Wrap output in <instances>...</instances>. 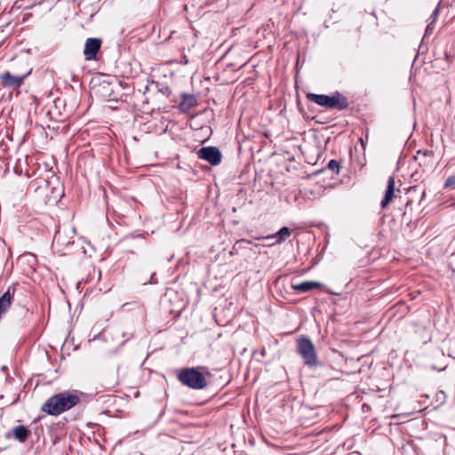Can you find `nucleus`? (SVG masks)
I'll list each match as a JSON object with an SVG mask.
<instances>
[{
    "mask_svg": "<svg viewBox=\"0 0 455 455\" xmlns=\"http://www.w3.org/2000/svg\"><path fill=\"white\" fill-rule=\"evenodd\" d=\"M79 402L80 397L76 394L64 391L47 399L41 410L49 415L59 416L76 406Z\"/></svg>",
    "mask_w": 455,
    "mask_h": 455,
    "instance_id": "nucleus-1",
    "label": "nucleus"
},
{
    "mask_svg": "<svg viewBox=\"0 0 455 455\" xmlns=\"http://www.w3.org/2000/svg\"><path fill=\"white\" fill-rule=\"evenodd\" d=\"M296 352L301 356L306 366L315 368L321 365L317 352L312 340L307 336H301L296 339Z\"/></svg>",
    "mask_w": 455,
    "mask_h": 455,
    "instance_id": "nucleus-2",
    "label": "nucleus"
},
{
    "mask_svg": "<svg viewBox=\"0 0 455 455\" xmlns=\"http://www.w3.org/2000/svg\"><path fill=\"white\" fill-rule=\"evenodd\" d=\"M177 379L185 387L201 390L207 387L204 374L195 367L181 368L177 373Z\"/></svg>",
    "mask_w": 455,
    "mask_h": 455,
    "instance_id": "nucleus-3",
    "label": "nucleus"
},
{
    "mask_svg": "<svg viewBox=\"0 0 455 455\" xmlns=\"http://www.w3.org/2000/svg\"><path fill=\"white\" fill-rule=\"evenodd\" d=\"M307 100L316 103L319 106L331 109L344 110L348 107V101L346 97L339 92H335L331 96L325 94L308 93Z\"/></svg>",
    "mask_w": 455,
    "mask_h": 455,
    "instance_id": "nucleus-4",
    "label": "nucleus"
},
{
    "mask_svg": "<svg viewBox=\"0 0 455 455\" xmlns=\"http://www.w3.org/2000/svg\"><path fill=\"white\" fill-rule=\"evenodd\" d=\"M200 159L208 162L212 166H217L221 163L222 154L217 147H203L197 151Z\"/></svg>",
    "mask_w": 455,
    "mask_h": 455,
    "instance_id": "nucleus-5",
    "label": "nucleus"
},
{
    "mask_svg": "<svg viewBox=\"0 0 455 455\" xmlns=\"http://www.w3.org/2000/svg\"><path fill=\"white\" fill-rule=\"evenodd\" d=\"M28 74L29 72L23 76H13L9 71H5L0 75V81L4 87L17 89L22 84Z\"/></svg>",
    "mask_w": 455,
    "mask_h": 455,
    "instance_id": "nucleus-6",
    "label": "nucleus"
},
{
    "mask_svg": "<svg viewBox=\"0 0 455 455\" xmlns=\"http://www.w3.org/2000/svg\"><path fill=\"white\" fill-rule=\"evenodd\" d=\"M414 161L418 163L419 167L426 169L433 168L435 163L433 153L430 151H418L414 156Z\"/></svg>",
    "mask_w": 455,
    "mask_h": 455,
    "instance_id": "nucleus-7",
    "label": "nucleus"
},
{
    "mask_svg": "<svg viewBox=\"0 0 455 455\" xmlns=\"http://www.w3.org/2000/svg\"><path fill=\"white\" fill-rule=\"evenodd\" d=\"M101 45L100 39L88 38L85 42L84 54L86 60H92L96 57Z\"/></svg>",
    "mask_w": 455,
    "mask_h": 455,
    "instance_id": "nucleus-8",
    "label": "nucleus"
},
{
    "mask_svg": "<svg viewBox=\"0 0 455 455\" xmlns=\"http://www.w3.org/2000/svg\"><path fill=\"white\" fill-rule=\"evenodd\" d=\"M29 435L30 431L25 426L18 425L12 428V433H6L5 436L10 438L12 435L15 440L19 441L20 443H24L27 441Z\"/></svg>",
    "mask_w": 455,
    "mask_h": 455,
    "instance_id": "nucleus-9",
    "label": "nucleus"
},
{
    "mask_svg": "<svg viewBox=\"0 0 455 455\" xmlns=\"http://www.w3.org/2000/svg\"><path fill=\"white\" fill-rule=\"evenodd\" d=\"M395 181L394 176H390L387 180V185L385 191V195L383 199L380 202V205L382 208H386L392 201V199L395 196Z\"/></svg>",
    "mask_w": 455,
    "mask_h": 455,
    "instance_id": "nucleus-10",
    "label": "nucleus"
},
{
    "mask_svg": "<svg viewBox=\"0 0 455 455\" xmlns=\"http://www.w3.org/2000/svg\"><path fill=\"white\" fill-rule=\"evenodd\" d=\"M321 287H323V283L316 281H305L299 283L291 284V288L298 293H305Z\"/></svg>",
    "mask_w": 455,
    "mask_h": 455,
    "instance_id": "nucleus-11",
    "label": "nucleus"
},
{
    "mask_svg": "<svg viewBox=\"0 0 455 455\" xmlns=\"http://www.w3.org/2000/svg\"><path fill=\"white\" fill-rule=\"evenodd\" d=\"M243 244H252L255 247L259 246V244L253 243V242L251 240L243 239H243H239L233 245L232 249L229 251V255L230 256L236 255L238 253V251L240 250H242V245H243Z\"/></svg>",
    "mask_w": 455,
    "mask_h": 455,
    "instance_id": "nucleus-12",
    "label": "nucleus"
},
{
    "mask_svg": "<svg viewBox=\"0 0 455 455\" xmlns=\"http://www.w3.org/2000/svg\"><path fill=\"white\" fill-rule=\"evenodd\" d=\"M291 231L288 227H283L281 229L277 231L278 240H275V243L270 245L280 244L285 242L291 235Z\"/></svg>",
    "mask_w": 455,
    "mask_h": 455,
    "instance_id": "nucleus-13",
    "label": "nucleus"
},
{
    "mask_svg": "<svg viewBox=\"0 0 455 455\" xmlns=\"http://www.w3.org/2000/svg\"><path fill=\"white\" fill-rule=\"evenodd\" d=\"M195 104V98L192 95H183L180 102L182 111H188Z\"/></svg>",
    "mask_w": 455,
    "mask_h": 455,
    "instance_id": "nucleus-14",
    "label": "nucleus"
},
{
    "mask_svg": "<svg viewBox=\"0 0 455 455\" xmlns=\"http://www.w3.org/2000/svg\"><path fill=\"white\" fill-rule=\"evenodd\" d=\"M443 187L447 189H455V173L447 178Z\"/></svg>",
    "mask_w": 455,
    "mask_h": 455,
    "instance_id": "nucleus-15",
    "label": "nucleus"
},
{
    "mask_svg": "<svg viewBox=\"0 0 455 455\" xmlns=\"http://www.w3.org/2000/svg\"><path fill=\"white\" fill-rule=\"evenodd\" d=\"M327 167L331 170V171H339V164L338 161L334 160V159H331V161H329L328 164H327Z\"/></svg>",
    "mask_w": 455,
    "mask_h": 455,
    "instance_id": "nucleus-16",
    "label": "nucleus"
},
{
    "mask_svg": "<svg viewBox=\"0 0 455 455\" xmlns=\"http://www.w3.org/2000/svg\"><path fill=\"white\" fill-rule=\"evenodd\" d=\"M445 398H446V395H445V393L443 391H439L436 394V399L440 403V404H442V403H443L445 402Z\"/></svg>",
    "mask_w": 455,
    "mask_h": 455,
    "instance_id": "nucleus-17",
    "label": "nucleus"
},
{
    "mask_svg": "<svg viewBox=\"0 0 455 455\" xmlns=\"http://www.w3.org/2000/svg\"><path fill=\"white\" fill-rule=\"evenodd\" d=\"M273 238H275L276 240H278L277 232H275V234H272V235H268L267 236L255 237L256 240H260V239L269 240V239H273Z\"/></svg>",
    "mask_w": 455,
    "mask_h": 455,
    "instance_id": "nucleus-18",
    "label": "nucleus"
},
{
    "mask_svg": "<svg viewBox=\"0 0 455 455\" xmlns=\"http://www.w3.org/2000/svg\"><path fill=\"white\" fill-rule=\"evenodd\" d=\"M433 28H434V20H432L427 26V28H426V32H425V35L427 36V35H430L433 31Z\"/></svg>",
    "mask_w": 455,
    "mask_h": 455,
    "instance_id": "nucleus-19",
    "label": "nucleus"
},
{
    "mask_svg": "<svg viewBox=\"0 0 455 455\" xmlns=\"http://www.w3.org/2000/svg\"><path fill=\"white\" fill-rule=\"evenodd\" d=\"M438 14H439V6L435 7V9L434 10V12L431 15V18L433 19L432 20H434V22L435 21V19L438 16Z\"/></svg>",
    "mask_w": 455,
    "mask_h": 455,
    "instance_id": "nucleus-20",
    "label": "nucleus"
},
{
    "mask_svg": "<svg viewBox=\"0 0 455 455\" xmlns=\"http://www.w3.org/2000/svg\"><path fill=\"white\" fill-rule=\"evenodd\" d=\"M334 185H335V182L323 183V184H322V188H333Z\"/></svg>",
    "mask_w": 455,
    "mask_h": 455,
    "instance_id": "nucleus-21",
    "label": "nucleus"
},
{
    "mask_svg": "<svg viewBox=\"0 0 455 455\" xmlns=\"http://www.w3.org/2000/svg\"><path fill=\"white\" fill-rule=\"evenodd\" d=\"M60 240V231H57L55 233V235H54V238H53V242H59Z\"/></svg>",
    "mask_w": 455,
    "mask_h": 455,
    "instance_id": "nucleus-22",
    "label": "nucleus"
},
{
    "mask_svg": "<svg viewBox=\"0 0 455 455\" xmlns=\"http://www.w3.org/2000/svg\"><path fill=\"white\" fill-rule=\"evenodd\" d=\"M320 172H313L312 174H307L305 179H310L312 176H315L317 174H319Z\"/></svg>",
    "mask_w": 455,
    "mask_h": 455,
    "instance_id": "nucleus-23",
    "label": "nucleus"
},
{
    "mask_svg": "<svg viewBox=\"0 0 455 455\" xmlns=\"http://www.w3.org/2000/svg\"><path fill=\"white\" fill-rule=\"evenodd\" d=\"M26 174H27V177H28V178H30V177H31V176H30V174H29V172H26Z\"/></svg>",
    "mask_w": 455,
    "mask_h": 455,
    "instance_id": "nucleus-24",
    "label": "nucleus"
},
{
    "mask_svg": "<svg viewBox=\"0 0 455 455\" xmlns=\"http://www.w3.org/2000/svg\"><path fill=\"white\" fill-rule=\"evenodd\" d=\"M361 142H362L363 147H364L363 140V139H361Z\"/></svg>",
    "mask_w": 455,
    "mask_h": 455,
    "instance_id": "nucleus-25",
    "label": "nucleus"
},
{
    "mask_svg": "<svg viewBox=\"0 0 455 455\" xmlns=\"http://www.w3.org/2000/svg\"><path fill=\"white\" fill-rule=\"evenodd\" d=\"M246 245H247V244H243V245H242V249L246 248Z\"/></svg>",
    "mask_w": 455,
    "mask_h": 455,
    "instance_id": "nucleus-26",
    "label": "nucleus"
}]
</instances>
